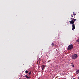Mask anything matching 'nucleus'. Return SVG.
Segmentation results:
<instances>
[{
	"mask_svg": "<svg viewBox=\"0 0 79 79\" xmlns=\"http://www.w3.org/2000/svg\"><path fill=\"white\" fill-rule=\"evenodd\" d=\"M72 30H74V29H75V25L74 24H73L72 25Z\"/></svg>",
	"mask_w": 79,
	"mask_h": 79,
	"instance_id": "20e7f679",
	"label": "nucleus"
},
{
	"mask_svg": "<svg viewBox=\"0 0 79 79\" xmlns=\"http://www.w3.org/2000/svg\"><path fill=\"white\" fill-rule=\"evenodd\" d=\"M73 14L74 16H75L76 15V14Z\"/></svg>",
	"mask_w": 79,
	"mask_h": 79,
	"instance_id": "4468645a",
	"label": "nucleus"
},
{
	"mask_svg": "<svg viewBox=\"0 0 79 79\" xmlns=\"http://www.w3.org/2000/svg\"><path fill=\"white\" fill-rule=\"evenodd\" d=\"M71 17H73V15H71Z\"/></svg>",
	"mask_w": 79,
	"mask_h": 79,
	"instance_id": "2eb2a0df",
	"label": "nucleus"
},
{
	"mask_svg": "<svg viewBox=\"0 0 79 79\" xmlns=\"http://www.w3.org/2000/svg\"><path fill=\"white\" fill-rule=\"evenodd\" d=\"M52 47H53V46H54V44L53 43H52Z\"/></svg>",
	"mask_w": 79,
	"mask_h": 79,
	"instance_id": "1a4fd4ad",
	"label": "nucleus"
},
{
	"mask_svg": "<svg viewBox=\"0 0 79 79\" xmlns=\"http://www.w3.org/2000/svg\"><path fill=\"white\" fill-rule=\"evenodd\" d=\"M73 45L72 44H70V45H69L68 48V50H71V49H73Z\"/></svg>",
	"mask_w": 79,
	"mask_h": 79,
	"instance_id": "f03ea898",
	"label": "nucleus"
},
{
	"mask_svg": "<svg viewBox=\"0 0 79 79\" xmlns=\"http://www.w3.org/2000/svg\"><path fill=\"white\" fill-rule=\"evenodd\" d=\"M31 74V72H30L29 74L30 75Z\"/></svg>",
	"mask_w": 79,
	"mask_h": 79,
	"instance_id": "9b49d317",
	"label": "nucleus"
},
{
	"mask_svg": "<svg viewBox=\"0 0 79 79\" xmlns=\"http://www.w3.org/2000/svg\"><path fill=\"white\" fill-rule=\"evenodd\" d=\"M73 64V63H71V64Z\"/></svg>",
	"mask_w": 79,
	"mask_h": 79,
	"instance_id": "f3484780",
	"label": "nucleus"
},
{
	"mask_svg": "<svg viewBox=\"0 0 79 79\" xmlns=\"http://www.w3.org/2000/svg\"><path fill=\"white\" fill-rule=\"evenodd\" d=\"M64 73H63L62 74H62H61V75H64Z\"/></svg>",
	"mask_w": 79,
	"mask_h": 79,
	"instance_id": "ddd939ff",
	"label": "nucleus"
},
{
	"mask_svg": "<svg viewBox=\"0 0 79 79\" xmlns=\"http://www.w3.org/2000/svg\"><path fill=\"white\" fill-rule=\"evenodd\" d=\"M78 57L77 55V54H74L72 56V58L73 60L76 59Z\"/></svg>",
	"mask_w": 79,
	"mask_h": 79,
	"instance_id": "f257e3e1",
	"label": "nucleus"
},
{
	"mask_svg": "<svg viewBox=\"0 0 79 79\" xmlns=\"http://www.w3.org/2000/svg\"><path fill=\"white\" fill-rule=\"evenodd\" d=\"M76 74H79V70H76Z\"/></svg>",
	"mask_w": 79,
	"mask_h": 79,
	"instance_id": "423d86ee",
	"label": "nucleus"
},
{
	"mask_svg": "<svg viewBox=\"0 0 79 79\" xmlns=\"http://www.w3.org/2000/svg\"><path fill=\"white\" fill-rule=\"evenodd\" d=\"M43 67L42 68V70H44V68H45V66L44 65H42Z\"/></svg>",
	"mask_w": 79,
	"mask_h": 79,
	"instance_id": "39448f33",
	"label": "nucleus"
},
{
	"mask_svg": "<svg viewBox=\"0 0 79 79\" xmlns=\"http://www.w3.org/2000/svg\"><path fill=\"white\" fill-rule=\"evenodd\" d=\"M71 66H72V67H73V68H74V65H72Z\"/></svg>",
	"mask_w": 79,
	"mask_h": 79,
	"instance_id": "f8f14e48",
	"label": "nucleus"
},
{
	"mask_svg": "<svg viewBox=\"0 0 79 79\" xmlns=\"http://www.w3.org/2000/svg\"><path fill=\"white\" fill-rule=\"evenodd\" d=\"M74 22H75V20H72L71 21H69L70 24H74Z\"/></svg>",
	"mask_w": 79,
	"mask_h": 79,
	"instance_id": "7ed1b4c3",
	"label": "nucleus"
},
{
	"mask_svg": "<svg viewBox=\"0 0 79 79\" xmlns=\"http://www.w3.org/2000/svg\"><path fill=\"white\" fill-rule=\"evenodd\" d=\"M74 21H76L77 19H74Z\"/></svg>",
	"mask_w": 79,
	"mask_h": 79,
	"instance_id": "dca6fc26",
	"label": "nucleus"
},
{
	"mask_svg": "<svg viewBox=\"0 0 79 79\" xmlns=\"http://www.w3.org/2000/svg\"><path fill=\"white\" fill-rule=\"evenodd\" d=\"M71 19L72 20H74V19L73 18H71Z\"/></svg>",
	"mask_w": 79,
	"mask_h": 79,
	"instance_id": "9d476101",
	"label": "nucleus"
},
{
	"mask_svg": "<svg viewBox=\"0 0 79 79\" xmlns=\"http://www.w3.org/2000/svg\"><path fill=\"white\" fill-rule=\"evenodd\" d=\"M25 73H26V74L28 73V71H27V70H26L25 71Z\"/></svg>",
	"mask_w": 79,
	"mask_h": 79,
	"instance_id": "6e6552de",
	"label": "nucleus"
},
{
	"mask_svg": "<svg viewBox=\"0 0 79 79\" xmlns=\"http://www.w3.org/2000/svg\"><path fill=\"white\" fill-rule=\"evenodd\" d=\"M78 79H79V77H78Z\"/></svg>",
	"mask_w": 79,
	"mask_h": 79,
	"instance_id": "a211bd4d",
	"label": "nucleus"
},
{
	"mask_svg": "<svg viewBox=\"0 0 79 79\" xmlns=\"http://www.w3.org/2000/svg\"><path fill=\"white\" fill-rule=\"evenodd\" d=\"M25 76L26 77V78H29V77H28L27 75H25Z\"/></svg>",
	"mask_w": 79,
	"mask_h": 79,
	"instance_id": "0eeeda50",
	"label": "nucleus"
}]
</instances>
